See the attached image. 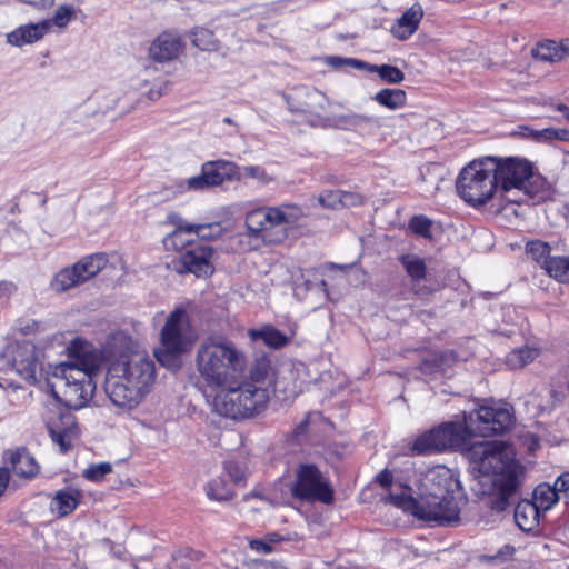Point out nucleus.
<instances>
[{
  "label": "nucleus",
  "mask_w": 569,
  "mask_h": 569,
  "mask_svg": "<svg viewBox=\"0 0 569 569\" xmlns=\"http://www.w3.org/2000/svg\"><path fill=\"white\" fill-rule=\"evenodd\" d=\"M469 457L479 472L480 492L489 497L487 503L496 511H505L519 486L518 465L511 448L498 440L476 442Z\"/></svg>",
  "instance_id": "f257e3e1"
},
{
  "label": "nucleus",
  "mask_w": 569,
  "mask_h": 569,
  "mask_svg": "<svg viewBox=\"0 0 569 569\" xmlns=\"http://www.w3.org/2000/svg\"><path fill=\"white\" fill-rule=\"evenodd\" d=\"M512 425V415L506 407L482 406L472 415H465L463 422H445L419 436L412 451L418 455H430L465 445L471 436L489 437L502 433Z\"/></svg>",
  "instance_id": "f03ea898"
},
{
  "label": "nucleus",
  "mask_w": 569,
  "mask_h": 569,
  "mask_svg": "<svg viewBox=\"0 0 569 569\" xmlns=\"http://www.w3.org/2000/svg\"><path fill=\"white\" fill-rule=\"evenodd\" d=\"M273 390V369L268 360L261 359L250 369L247 380L216 396L214 409L228 418H249L266 409Z\"/></svg>",
  "instance_id": "7ed1b4c3"
},
{
  "label": "nucleus",
  "mask_w": 569,
  "mask_h": 569,
  "mask_svg": "<svg viewBox=\"0 0 569 569\" xmlns=\"http://www.w3.org/2000/svg\"><path fill=\"white\" fill-rule=\"evenodd\" d=\"M100 357L76 351L74 359L53 368L50 387L54 398L64 407L81 409L92 399L94 377L100 373Z\"/></svg>",
  "instance_id": "20e7f679"
},
{
  "label": "nucleus",
  "mask_w": 569,
  "mask_h": 569,
  "mask_svg": "<svg viewBox=\"0 0 569 569\" xmlns=\"http://www.w3.org/2000/svg\"><path fill=\"white\" fill-rule=\"evenodd\" d=\"M156 379V367L148 356H134L127 362L108 366L104 391L120 409L136 408L150 392Z\"/></svg>",
  "instance_id": "39448f33"
},
{
  "label": "nucleus",
  "mask_w": 569,
  "mask_h": 569,
  "mask_svg": "<svg viewBox=\"0 0 569 569\" xmlns=\"http://www.w3.org/2000/svg\"><path fill=\"white\" fill-rule=\"evenodd\" d=\"M194 362L200 379L211 389L236 381L247 365L241 350L232 342L217 337H208L199 343Z\"/></svg>",
  "instance_id": "423d86ee"
},
{
  "label": "nucleus",
  "mask_w": 569,
  "mask_h": 569,
  "mask_svg": "<svg viewBox=\"0 0 569 569\" xmlns=\"http://www.w3.org/2000/svg\"><path fill=\"white\" fill-rule=\"evenodd\" d=\"M491 162L492 173L496 179L497 189L503 193L516 191L517 198L507 197V200L515 203H522L531 200L533 203L545 200L549 191L546 180L535 174L531 163L517 157H487Z\"/></svg>",
  "instance_id": "0eeeda50"
},
{
  "label": "nucleus",
  "mask_w": 569,
  "mask_h": 569,
  "mask_svg": "<svg viewBox=\"0 0 569 569\" xmlns=\"http://www.w3.org/2000/svg\"><path fill=\"white\" fill-rule=\"evenodd\" d=\"M388 501L403 511L423 521H433L448 526L457 523L460 515V499L456 495L421 493L412 497V489L406 488L401 493L391 492Z\"/></svg>",
  "instance_id": "6e6552de"
},
{
  "label": "nucleus",
  "mask_w": 569,
  "mask_h": 569,
  "mask_svg": "<svg viewBox=\"0 0 569 569\" xmlns=\"http://www.w3.org/2000/svg\"><path fill=\"white\" fill-rule=\"evenodd\" d=\"M488 158L471 161L465 167L457 179L458 194L472 207L487 203L497 189Z\"/></svg>",
  "instance_id": "1a4fd4ad"
},
{
  "label": "nucleus",
  "mask_w": 569,
  "mask_h": 569,
  "mask_svg": "<svg viewBox=\"0 0 569 569\" xmlns=\"http://www.w3.org/2000/svg\"><path fill=\"white\" fill-rule=\"evenodd\" d=\"M296 479L291 485L295 498L309 502L331 505L335 493L330 480L312 463H300L295 471Z\"/></svg>",
  "instance_id": "9d476101"
},
{
  "label": "nucleus",
  "mask_w": 569,
  "mask_h": 569,
  "mask_svg": "<svg viewBox=\"0 0 569 569\" xmlns=\"http://www.w3.org/2000/svg\"><path fill=\"white\" fill-rule=\"evenodd\" d=\"M107 263L108 256L103 252L84 257L57 272L50 281V288L56 292H64L97 276Z\"/></svg>",
  "instance_id": "9b49d317"
},
{
  "label": "nucleus",
  "mask_w": 569,
  "mask_h": 569,
  "mask_svg": "<svg viewBox=\"0 0 569 569\" xmlns=\"http://www.w3.org/2000/svg\"><path fill=\"white\" fill-rule=\"evenodd\" d=\"M134 342L132 338L122 330L111 332L101 349L91 346L81 347L82 353H94L100 357V371L108 370V366L114 362H127L132 360L134 356H146L144 353L133 351Z\"/></svg>",
  "instance_id": "f8f14e48"
},
{
  "label": "nucleus",
  "mask_w": 569,
  "mask_h": 569,
  "mask_svg": "<svg viewBox=\"0 0 569 569\" xmlns=\"http://www.w3.org/2000/svg\"><path fill=\"white\" fill-rule=\"evenodd\" d=\"M290 112L301 114L312 127H326L328 119L322 112L330 104L327 96L317 89H303L286 98Z\"/></svg>",
  "instance_id": "ddd939ff"
},
{
  "label": "nucleus",
  "mask_w": 569,
  "mask_h": 569,
  "mask_svg": "<svg viewBox=\"0 0 569 569\" xmlns=\"http://www.w3.org/2000/svg\"><path fill=\"white\" fill-rule=\"evenodd\" d=\"M192 342V335L184 310L173 311L161 330L162 348L171 352H186Z\"/></svg>",
  "instance_id": "4468645a"
},
{
  "label": "nucleus",
  "mask_w": 569,
  "mask_h": 569,
  "mask_svg": "<svg viewBox=\"0 0 569 569\" xmlns=\"http://www.w3.org/2000/svg\"><path fill=\"white\" fill-rule=\"evenodd\" d=\"M41 352L30 341L18 342L12 351V370L29 385L37 383L42 376Z\"/></svg>",
  "instance_id": "2eb2a0df"
},
{
  "label": "nucleus",
  "mask_w": 569,
  "mask_h": 569,
  "mask_svg": "<svg viewBox=\"0 0 569 569\" xmlns=\"http://www.w3.org/2000/svg\"><path fill=\"white\" fill-rule=\"evenodd\" d=\"M214 250L207 244L187 249L178 259L172 260V268L179 273H193L197 277H208L213 273Z\"/></svg>",
  "instance_id": "dca6fc26"
},
{
  "label": "nucleus",
  "mask_w": 569,
  "mask_h": 569,
  "mask_svg": "<svg viewBox=\"0 0 569 569\" xmlns=\"http://www.w3.org/2000/svg\"><path fill=\"white\" fill-rule=\"evenodd\" d=\"M238 166L231 161L217 160L202 164L201 173L187 180L189 189L203 190L222 184L226 180L236 178Z\"/></svg>",
  "instance_id": "f3484780"
},
{
  "label": "nucleus",
  "mask_w": 569,
  "mask_h": 569,
  "mask_svg": "<svg viewBox=\"0 0 569 569\" xmlns=\"http://www.w3.org/2000/svg\"><path fill=\"white\" fill-rule=\"evenodd\" d=\"M118 94L114 92H110L108 94L98 93L96 97L90 99L82 108L76 110L69 120H72L74 123L81 122L79 128H73V130L78 133L87 132L91 130L93 127L91 123H84L83 120L88 116L93 118L104 116L110 110H113L118 103Z\"/></svg>",
  "instance_id": "a211bd4d"
},
{
  "label": "nucleus",
  "mask_w": 569,
  "mask_h": 569,
  "mask_svg": "<svg viewBox=\"0 0 569 569\" xmlns=\"http://www.w3.org/2000/svg\"><path fill=\"white\" fill-rule=\"evenodd\" d=\"M47 427L53 443L59 446L62 453L69 451L78 437V427L71 413L60 415L59 420L50 419Z\"/></svg>",
  "instance_id": "6ab92c4d"
},
{
  "label": "nucleus",
  "mask_w": 569,
  "mask_h": 569,
  "mask_svg": "<svg viewBox=\"0 0 569 569\" xmlns=\"http://www.w3.org/2000/svg\"><path fill=\"white\" fill-rule=\"evenodd\" d=\"M51 29L49 20L24 23L6 34V42L12 47L22 48L40 41Z\"/></svg>",
  "instance_id": "aec40b11"
},
{
  "label": "nucleus",
  "mask_w": 569,
  "mask_h": 569,
  "mask_svg": "<svg viewBox=\"0 0 569 569\" xmlns=\"http://www.w3.org/2000/svg\"><path fill=\"white\" fill-rule=\"evenodd\" d=\"M3 459L18 477L31 479L39 473L40 466L26 447L6 450Z\"/></svg>",
  "instance_id": "412c9836"
},
{
  "label": "nucleus",
  "mask_w": 569,
  "mask_h": 569,
  "mask_svg": "<svg viewBox=\"0 0 569 569\" xmlns=\"http://www.w3.org/2000/svg\"><path fill=\"white\" fill-rule=\"evenodd\" d=\"M422 486V493L456 495L453 488L458 487V481L448 468L437 466L428 470Z\"/></svg>",
  "instance_id": "4be33fe9"
},
{
  "label": "nucleus",
  "mask_w": 569,
  "mask_h": 569,
  "mask_svg": "<svg viewBox=\"0 0 569 569\" xmlns=\"http://www.w3.org/2000/svg\"><path fill=\"white\" fill-rule=\"evenodd\" d=\"M182 50L180 37L164 32L160 34L150 46V58L158 62L170 61L179 56Z\"/></svg>",
  "instance_id": "5701e85b"
},
{
  "label": "nucleus",
  "mask_w": 569,
  "mask_h": 569,
  "mask_svg": "<svg viewBox=\"0 0 569 569\" xmlns=\"http://www.w3.org/2000/svg\"><path fill=\"white\" fill-rule=\"evenodd\" d=\"M423 11L420 6H412L397 19L391 28V33L398 40H407L411 37L422 19Z\"/></svg>",
  "instance_id": "b1692460"
},
{
  "label": "nucleus",
  "mask_w": 569,
  "mask_h": 569,
  "mask_svg": "<svg viewBox=\"0 0 569 569\" xmlns=\"http://www.w3.org/2000/svg\"><path fill=\"white\" fill-rule=\"evenodd\" d=\"M80 499L81 492L78 489L59 490L50 501V510L59 517L68 516L77 508Z\"/></svg>",
  "instance_id": "393cba45"
},
{
  "label": "nucleus",
  "mask_w": 569,
  "mask_h": 569,
  "mask_svg": "<svg viewBox=\"0 0 569 569\" xmlns=\"http://www.w3.org/2000/svg\"><path fill=\"white\" fill-rule=\"evenodd\" d=\"M513 516L517 526L523 531H530L539 523V509L529 500L518 502Z\"/></svg>",
  "instance_id": "a878e982"
},
{
  "label": "nucleus",
  "mask_w": 569,
  "mask_h": 569,
  "mask_svg": "<svg viewBox=\"0 0 569 569\" xmlns=\"http://www.w3.org/2000/svg\"><path fill=\"white\" fill-rule=\"evenodd\" d=\"M270 212L272 226L295 224L306 216L303 209L293 203L270 207Z\"/></svg>",
  "instance_id": "bb28decb"
},
{
  "label": "nucleus",
  "mask_w": 569,
  "mask_h": 569,
  "mask_svg": "<svg viewBox=\"0 0 569 569\" xmlns=\"http://www.w3.org/2000/svg\"><path fill=\"white\" fill-rule=\"evenodd\" d=\"M246 227L250 236L257 237L272 226L270 207L251 210L246 216Z\"/></svg>",
  "instance_id": "cd10ccee"
},
{
  "label": "nucleus",
  "mask_w": 569,
  "mask_h": 569,
  "mask_svg": "<svg viewBox=\"0 0 569 569\" xmlns=\"http://www.w3.org/2000/svg\"><path fill=\"white\" fill-rule=\"evenodd\" d=\"M399 262L406 270L412 282L418 283L426 278L427 266L422 258L415 253H406L399 257Z\"/></svg>",
  "instance_id": "c85d7f7f"
},
{
  "label": "nucleus",
  "mask_w": 569,
  "mask_h": 569,
  "mask_svg": "<svg viewBox=\"0 0 569 569\" xmlns=\"http://www.w3.org/2000/svg\"><path fill=\"white\" fill-rule=\"evenodd\" d=\"M249 336L252 340L261 339L268 347L279 349L286 346L289 341L288 337L278 329L266 326L262 329H251Z\"/></svg>",
  "instance_id": "c756f323"
},
{
  "label": "nucleus",
  "mask_w": 569,
  "mask_h": 569,
  "mask_svg": "<svg viewBox=\"0 0 569 569\" xmlns=\"http://www.w3.org/2000/svg\"><path fill=\"white\" fill-rule=\"evenodd\" d=\"M372 99L385 108L397 110L405 107L407 94L402 89L386 88L378 91Z\"/></svg>",
  "instance_id": "7c9ffc66"
},
{
  "label": "nucleus",
  "mask_w": 569,
  "mask_h": 569,
  "mask_svg": "<svg viewBox=\"0 0 569 569\" xmlns=\"http://www.w3.org/2000/svg\"><path fill=\"white\" fill-rule=\"evenodd\" d=\"M190 223L182 222L181 219L177 222L176 229L170 233L166 240V246H172L174 249H184L187 246H193L196 239L192 236Z\"/></svg>",
  "instance_id": "2f4dec72"
},
{
  "label": "nucleus",
  "mask_w": 569,
  "mask_h": 569,
  "mask_svg": "<svg viewBox=\"0 0 569 569\" xmlns=\"http://www.w3.org/2000/svg\"><path fill=\"white\" fill-rule=\"evenodd\" d=\"M543 269L557 281L569 283V256H555L543 261Z\"/></svg>",
  "instance_id": "473e14b6"
},
{
  "label": "nucleus",
  "mask_w": 569,
  "mask_h": 569,
  "mask_svg": "<svg viewBox=\"0 0 569 569\" xmlns=\"http://www.w3.org/2000/svg\"><path fill=\"white\" fill-rule=\"evenodd\" d=\"M337 123L342 129H359L369 126H379V119L373 116L349 113L337 118Z\"/></svg>",
  "instance_id": "72a5a7b5"
},
{
  "label": "nucleus",
  "mask_w": 569,
  "mask_h": 569,
  "mask_svg": "<svg viewBox=\"0 0 569 569\" xmlns=\"http://www.w3.org/2000/svg\"><path fill=\"white\" fill-rule=\"evenodd\" d=\"M191 42L202 51H216L219 48V41L213 32L206 28H194L190 33Z\"/></svg>",
  "instance_id": "f704fd0d"
},
{
  "label": "nucleus",
  "mask_w": 569,
  "mask_h": 569,
  "mask_svg": "<svg viewBox=\"0 0 569 569\" xmlns=\"http://www.w3.org/2000/svg\"><path fill=\"white\" fill-rule=\"evenodd\" d=\"M539 356V350L533 347H521L512 350L507 356V365L512 369H519L532 362Z\"/></svg>",
  "instance_id": "c9c22d12"
},
{
  "label": "nucleus",
  "mask_w": 569,
  "mask_h": 569,
  "mask_svg": "<svg viewBox=\"0 0 569 569\" xmlns=\"http://www.w3.org/2000/svg\"><path fill=\"white\" fill-rule=\"evenodd\" d=\"M207 497L216 501H228L234 492L231 486L223 478L212 479L206 487Z\"/></svg>",
  "instance_id": "e433bc0d"
},
{
  "label": "nucleus",
  "mask_w": 569,
  "mask_h": 569,
  "mask_svg": "<svg viewBox=\"0 0 569 569\" xmlns=\"http://www.w3.org/2000/svg\"><path fill=\"white\" fill-rule=\"evenodd\" d=\"M560 499L555 487L539 485L533 491V503L540 510H549Z\"/></svg>",
  "instance_id": "4c0bfd02"
},
{
  "label": "nucleus",
  "mask_w": 569,
  "mask_h": 569,
  "mask_svg": "<svg viewBox=\"0 0 569 569\" xmlns=\"http://www.w3.org/2000/svg\"><path fill=\"white\" fill-rule=\"evenodd\" d=\"M368 72H377L380 79L387 83H401L405 80V73L395 66L391 64H371L367 62V67L365 68Z\"/></svg>",
  "instance_id": "58836bf2"
},
{
  "label": "nucleus",
  "mask_w": 569,
  "mask_h": 569,
  "mask_svg": "<svg viewBox=\"0 0 569 569\" xmlns=\"http://www.w3.org/2000/svg\"><path fill=\"white\" fill-rule=\"evenodd\" d=\"M532 56L541 61H560L559 44L552 40L541 42L532 49Z\"/></svg>",
  "instance_id": "ea45409f"
},
{
  "label": "nucleus",
  "mask_w": 569,
  "mask_h": 569,
  "mask_svg": "<svg viewBox=\"0 0 569 569\" xmlns=\"http://www.w3.org/2000/svg\"><path fill=\"white\" fill-rule=\"evenodd\" d=\"M194 239L211 240L219 238L222 234L223 228L219 222L193 224L190 223V229Z\"/></svg>",
  "instance_id": "a19ab883"
},
{
  "label": "nucleus",
  "mask_w": 569,
  "mask_h": 569,
  "mask_svg": "<svg viewBox=\"0 0 569 569\" xmlns=\"http://www.w3.org/2000/svg\"><path fill=\"white\" fill-rule=\"evenodd\" d=\"M526 252L529 254L533 260H536L541 268L543 269V261L551 259L553 256H550V247L548 243L536 240L530 241L526 246Z\"/></svg>",
  "instance_id": "79ce46f5"
},
{
  "label": "nucleus",
  "mask_w": 569,
  "mask_h": 569,
  "mask_svg": "<svg viewBox=\"0 0 569 569\" xmlns=\"http://www.w3.org/2000/svg\"><path fill=\"white\" fill-rule=\"evenodd\" d=\"M112 471V466L109 462H100L89 466L83 470L82 476L90 481L100 482L106 475Z\"/></svg>",
  "instance_id": "37998d69"
},
{
  "label": "nucleus",
  "mask_w": 569,
  "mask_h": 569,
  "mask_svg": "<svg viewBox=\"0 0 569 569\" xmlns=\"http://www.w3.org/2000/svg\"><path fill=\"white\" fill-rule=\"evenodd\" d=\"M431 226L432 221L426 216H415L409 222V228L413 233L427 239L431 238Z\"/></svg>",
  "instance_id": "c03bdc74"
},
{
  "label": "nucleus",
  "mask_w": 569,
  "mask_h": 569,
  "mask_svg": "<svg viewBox=\"0 0 569 569\" xmlns=\"http://www.w3.org/2000/svg\"><path fill=\"white\" fill-rule=\"evenodd\" d=\"M328 66L335 69H342L347 67L365 70L367 62L355 58H342L338 56H331L326 59Z\"/></svg>",
  "instance_id": "a18cd8bd"
},
{
  "label": "nucleus",
  "mask_w": 569,
  "mask_h": 569,
  "mask_svg": "<svg viewBox=\"0 0 569 569\" xmlns=\"http://www.w3.org/2000/svg\"><path fill=\"white\" fill-rule=\"evenodd\" d=\"M376 479L381 487L389 488L390 490L389 493L383 498L386 502H388L387 498L391 492L401 493L406 488H410L409 486H402L401 483L395 482L391 472L388 470L381 471ZM389 503L391 502L389 501Z\"/></svg>",
  "instance_id": "49530a36"
},
{
  "label": "nucleus",
  "mask_w": 569,
  "mask_h": 569,
  "mask_svg": "<svg viewBox=\"0 0 569 569\" xmlns=\"http://www.w3.org/2000/svg\"><path fill=\"white\" fill-rule=\"evenodd\" d=\"M182 352H171L167 350L166 348H161L156 351V357L158 361L162 365L168 367L171 370H177L181 366L180 355Z\"/></svg>",
  "instance_id": "de8ad7c7"
},
{
  "label": "nucleus",
  "mask_w": 569,
  "mask_h": 569,
  "mask_svg": "<svg viewBox=\"0 0 569 569\" xmlns=\"http://www.w3.org/2000/svg\"><path fill=\"white\" fill-rule=\"evenodd\" d=\"M74 13L76 11L73 7L63 4L56 10L52 19L49 21L51 22V26L54 24L59 28H64L74 17Z\"/></svg>",
  "instance_id": "09e8293b"
},
{
  "label": "nucleus",
  "mask_w": 569,
  "mask_h": 569,
  "mask_svg": "<svg viewBox=\"0 0 569 569\" xmlns=\"http://www.w3.org/2000/svg\"><path fill=\"white\" fill-rule=\"evenodd\" d=\"M341 190H326L318 197V203L328 209H340L341 208Z\"/></svg>",
  "instance_id": "8fccbe9b"
},
{
  "label": "nucleus",
  "mask_w": 569,
  "mask_h": 569,
  "mask_svg": "<svg viewBox=\"0 0 569 569\" xmlns=\"http://www.w3.org/2000/svg\"><path fill=\"white\" fill-rule=\"evenodd\" d=\"M241 170V176L256 179L261 184H268L273 181V178L260 166H246Z\"/></svg>",
  "instance_id": "3c124183"
},
{
  "label": "nucleus",
  "mask_w": 569,
  "mask_h": 569,
  "mask_svg": "<svg viewBox=\"0 0 569 569\" xmlns=\"http://www.w3.org/2000/svg\"><path fill=\"white\" fill-rule=\"evenodd\" d=\"M551 128H545L541 130L531 129L529 127L523 128V136L537 141V142H548L551 141Z\"/></svg>",
  "instance_id": "603ef678"
},
{
  "label": "nucleus",
  "mask_w": 569,
  "mask_h": 569,
  "mask_svg": "<svg viewBox=\"0 0 569 569\" xmlns=\"http://www.w3.org/2000/svg\"><path fill=\"white\" fill-rule=\"evenodd\" d=\"M224 469L234 483L241 485L244 481V472L238 463L228 461L224 465Z\"/></svg>",
  "instance_id": "864d4df0"
},
{
  "label": "nucleus",
  "mask_w": 569,
  "mask_h": 569,
  "mask_svg": "<svg viewBox=\"0 0 569 569\" xmlns=\"http://www.w3.org/2000/svg\"><path fill=\"white\" fill-rule=\"evenodd\" d=\"M557 493H559L560 499H569V472H565L559 476L553 485Z\"/></svg>",
  "instance_id": "5fc2aeb1"
},
{
  "label": "nucleus",
  "mask_w": 569,
  "mask_h": 569,
  "mask_svg": "<svg viewBox=\"0 0 569 569\" xmlns=\"http://www.w3.org/2000/svg\"><path fill=\"white\" fill-rule=\"evenodd\" d=\"M341 208L356 207L362 203L363 198L361 194L349 191H341Z\"/></svg>",
  "instance_id": "6e6d98bb"
},
{
  "label": "nucleus",
  "mask_w": 569,
  "mask_h": 569,
  "mask_svg": "<svg viewBox=\"0 0 569 569\" xmlns=\"http://www.w3.org/2000/svg\"><path fill=\"white\" fill-rule=\"evenodd\" d=\"M249 547L251 550H253L258 553H263V555H268L273 551V547H272L271 542H268L264 540H259V539L251 540L249 542Z\"/></svg>",
  "instance_id": "4d7b16f0"
},
{
  "label": "nucleus",
  "mask_w": 569,
  "mask_h": 569,
  "mask_svg": "<svg viewBox=\"0 0 569 569\" xmlns=\"http://www.w3.org/2000/svg\"><path fill=\"white\" fill-rule=\"evenodd\" d=\"M17 291V286L11 281H0V303L9 300Z\"/></svg>",
  "instance_id": "13d9d810"
},
{
  "label": "nucleus",
  "mask_w": 569,
  "mask_h": 569,
  "mask_svg": "<svg viewBox=\"0 0 569 569\" xmlns=\"http://www.w3.org/2000/svg\"><path fill=\"white\" fill-rule=\"evenodd\" d=\"M43 329L41 322L36 320H28L26 325L22 327V332L26 335L34 333Z\"/></svg>",
  "instance_id": "bf43d9fd"
},
{
  "label": "nucleus",
  "mask_w": 569,
  "mask_h": 569,
  "mask_svg": "<svg viewBox=\"0 0 569 569\" xmlns=\"http://www.w3.org/2000/svg\"><path fill=\"white\" fill-rule=\"evenodd\" d=\"M10 480V470L7 467L0 468V496L4 492Z\"/></svg>",
  "instance_id": "052dcab7"
},
{
  "label": "nucleus",
  "mask_w": 569,
  "mask_h": 569,
  "mask_svg": "<svg viewBox=\"0 0 569 569\" xmlns=\"http://www.w3.org/2000/svg\"><path fill=\"white\" fill-rule=\"evenodd\" d=\"M551 131H552L551 141L552 140L569 141V130L551 128Z\"/></svg>",
  "instance_id": "680f3d73"
},
{
  "label": "nucleus",
  "mask_w": 569,
  "mask_h": 569,
  "mask_svg": "<svg viewBox=\"0 0 569 569\" xmlns=\"http://www.w3.org/2000/svg\"><path fill=\"white\" fill-rule=\"evenodd\" d=\"M309 427V417L307 416L295 429V436L299 437L305 435Z\"/></svg>",
  "instance_id": "e2e57ef3"
},
{
  "label": "nucleus",
  "mask_w": 569,
  "mask_h": 569,
  "mask_svg": "<svg viewBox=\"0 0 569 569\" xmlns=\"http://www.w3.org/2000/svg\"><path fill=\"white\" fill-rule=\"evenodd\" d=\"M559 44V53H560V60H562L566 57H569V39H565Z\"/></svg>",
  "instance_id": "0e129e2a"
},
{
  "label": "nucleus",
  "mask_w": 569,
  "mask_h": 569,
  "mask_svg": "<svg viewBox=\"0 0 569 569\" xmlns=\"http://www.w3.org/2000/svg\"><path fill=\"white\" fill-rule=\"evenodd\" d=\"M149 97H150V99H157V98L161 97V92L160 91L150 90Z\"/></svg>",
  "instance_id": "69168bd1"
},
{
  "label": "nucleus",
  "mask_w": 569,
  "mask_h": 569,
  "mask_svg": "<svg viewBox=\"0 0 569 569\" xmlns=\"http://www.w3.org/2000/svg\"><path fill=\"white\" fill-rule=\"evenodd\" d=\"M568 109H569V107H567L566 104H562V103L557 106V110L562 112L563 114H565V112H567Z\"/></svg>",
  "instance_id": "338daca9"
},
{
  "label": "nucleus",
  "mask_w": 569,
  "mask_h": 569,
  "mask_svg": "<svg viewBox=\"0 0 569 569\" xmlns=\"http://www.w3.org/2000/svg\"><path fill=\"white\" fill-rule=\"evenodd\" d=\"M223 122H224V123H228V124H232V123H233V121H232V119H231L230 117H226V118L223 119Z\"/></svg>",
  "instance_id": "774afa93"
}]
</instances>
